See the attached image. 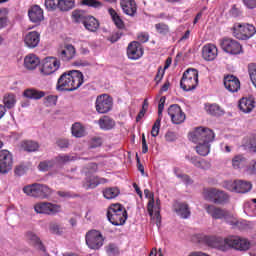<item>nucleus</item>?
I'll use <instances>...</instances> for the list:
<instances>
[{
  "label": "nucleus",
  "instance_id": "obj_1",
  "mask_svg": "<svg viewBox=\"0 0 256 256\" xmlns=\"http://www.w3.org/2000/svg\"><path fill=\"white\" fill-rule=\"evenodd\" d=\"M202 241L205 245H208V247H213L220 251H229V249L249 251V249H251V242L239 236H230L226 239L217 236H203Z\"/></svg>",
  "mask_w": 256,
  "mask_h": 256
},
{
  "label": "nucleus",
  "instance_id": "obj_2",
  "mask_svg": "<svg viewBox=\"0 0 256 256\" xmlns=\"http://www.w3.org/2000/svg\"><path fill=\"white\" fill-rule=\"evenodd\" d=\"M85 83L83 72L79 70H70L64 72L58 79L57 91H77Z\"/></svg>",
  "mask_w": 256,
  "mask_h": 256
},
{
  "label": "nucleus",
  "instance_id": "obj_3",
  "mask_svg": "<svg viewBox=\"0 0 256 256\" xmlns=\"http://www.w3.org/2000/svg\"><path fill=\"white\" fill-rule=\"evenodd\" d=\"M128 217L127 210L121 204H112L108 208L107 219L115 227H121L126 223Z\"/></svg>",
  "mask_w": 256,
  "mask_h": 256
},
{
  "label": "nucleus",
  "instance_id": "obj_4",
  "mask_svg": "<svg viewBox=\"0 0 256 256\" xmlns=\"http://www.w3.org/2000/svg\"><path fill=\"white\" fill-rule=\"evenodd\" d=\"M199 85V71L195 68H188L184 71L180 80V87L185 91H195Z\"/></svg>",
  "mask_w": 256,
  "mask_h": 256
},
{
  "label": "nucleus",
  "instance_id": "obj_5",
  "mask_svg": "<svg viewBox=\"0 0 256 256\" xmlns=\"http://www.w3.org/2000/svg\"><path fill=\"white\" fill-rule=\"evenodd\" d=\"M255 25L249 23H235L232 28V35L239 41H249L251 37H255Z\"/></svg>",
  "mask_w": 256,
  "mask_h": 256
},
{
  "label": "nucleus",
  "instance_id": "obj_6",
  "mask_svg": "<svg viewBox=\"0 0 256 256\" xmlns=\"http://www.w3.org/2000/svg\"><path fill=\"white\" fill-rule=\"evenodd\" d=\"M189 141L192 143H208L215 141V132L209 128L197 127L194 131L189 133Z\"/></svg>",
  "mask_w": 256,
  "mask_h": 256
},
{
  "label": "nucleus",
  "instance_id": "obj_7",
  "mask_svg": "<svg viewBox=\"0 0 256 256\" xmlns=\"http://www.w3.org/2000/svg\"><path fill=\"white\" fill-rule=\"evenodd\" d=\"M25 195L34 197L35 199H49L52 195V190L47 185L34 183L23 188Z\"/></svg>",
  "mask_w": 256,
  "mask_h": 256
},
{
  "label": "nucleus",
  "instance_id": "obj_8",
  "mask_svg": "<svg viewBox=\"0 0 256 256\" xmlns=\"http://www.w3.org/2000/svg\"><path fill=\"white\" fill-rule=\"evenodd\" d=\"M204 199L210 203H215V205H227L231 196L223 190L209 188L204 190Z\"/></svg>",
  "mask_w": 256,
  "mask_h": 256
},
{
  "label": "nucleus",
  "instance_id": "obj_9",
  "mask_svg": "<svg viewBox=\"0 0 256 256\" xmlns=\"http://www.w3.org/2000/svg\"><path fill=\"white\" fill-rule=\"evenodd\" d=\"M85 241L88 249L99 251L103 247V243H105V238L101 231L92 229L86 233Z\"/></svg>",
  "mask_w": 256,
  "mask_h": 256
},
{
  "label": "nucleus",
  "instance_id": "obj_10",
  "mask_svg": "<svg viewBox=\"0 0 256 256\" xmlns=\"http://www.w3.org/2000/svg\"><path fill=\"white\" fill-rule=\"evenodd\" d=\"M220 47L228 55H241L243 53V46L233 38H222L220 40Z\"/></svg>",
  "mask_w": 256,
  "mask_h": 256
},
{
  "label": "nucleus",
  "instance_id": "obj_11",
  "mask_svg": "<svg viewBox=\"0 0 256 256\" xmlns=\"http://www.w3.org/2000/svg\"><path fill=\"white\" fill-rule=\"evenodd\" d=\"M224 189H227V191H230L231 193H249V191L252 189V185L249 182L243 181V180H228L225 181L223 184Z\"/></svg>",
  "mask_w": 256,
  "mask_h": 256
},
{
  "label": "nucleus",
  "instance_id": "obj_12",
  "mask_svg": "<svg viewBox=\"0 0 256 256\" xmlns=\"http://www.w3.org/2000/svg\"><path fill=\"white\" fill-rule=\"evenodd\" d=\"M34 211L40 215H57L61 213V206L51 202H40L34 205Z\"/></svg>",
  "mask_w": 256,
  "mask_h": 256
},
{
  "label": "nucleus",
  "instance_id": "obj_13",
  "mask_svg": "<svg viewBox=\"0 0 256 256\" xmlns=\"http://www.w3.org/2000/svg\"><path fill=\"white\" fill-rule=\"evenodd\" d=\"M95 107L97 113H109L113 109V98L107 94H101L96 98Z\"/></svg>",
  "mask_w": 256,
  "mask_h": 256
},
{
  "label": "nucleus",
  "instance_id": "obj_14",
  "mask_svg": "<svg viewBox=\"0 0 256 256\" xmlns=\"http://www.w3.org/2000/svg\"><path fill=\"white\" fill-rule=\"evenodd\" d=\"M168 115L174 125H181V123H185V119H187L185 112H183L179 104L170 105Z\"/></svg>",
  "mask_w": 256,
  "mask_h": 256
},
{
  "label": "nucleus",
  "instance_id": "obj_15",
  "mask_svg": "<svg viewBox=\"0 0 256 256\" xmlns=\"http://www.w3.org/2000/svg\"><path fill=\"white\" fill-rule=\"evenodd\" d=\"M61 67V62L56 57H48L44 59L40 69L42 75H53Z\"/></svg>",
  "mask_w": 256,
  "mask_h": 256
},
{
  "label": "nucleus",
  "instance_id": "obj_16",
  "mask_svg": "<svg viewBox=\"0 0 256 256\" xmlns=\"http://www.w3.org/2000/svg\"><path fill=\"white\" fill-rule=\"evenodd\" d=\"M13 169V155L8 150L0 151V173L6 175Z\"/></svg>",
  "mask_w": 256,
  "mask_h": 256
},
{
  "label": "nucleus",
  "instance_id": "obj_17",
  "mask_svg": "<svg viewBox=\"0 0 256 256\" xmlns=\"http://www.w3.org/2000/svg\"><path fill=\"white\" fill-rule=\"evenodd\" d=\"M127 57L131 61H137L143 57V46L137 41H132L127 47Z\"/></svg>",
  "mask_w": 256,
  "mask_h": 256
},
{
  "label": "nucleus",
  "instance_id": "obj_18",
  "mask_svg": "<svg viewBox=\"0 0 256 256\" xmlns=\"http://www.w3.org/2000/svg\"><path fill=\"white\" fill-rule=\"evenodd\" d=\"M174 213L180 219H190L191 218V208L187 202L176 201L173 205Z\"/></svg>",
  "mask_w": 256,
  "mask_h": 256
},
{
  "label": "nucleus",
  "instance_id": "obj_19",
  "mask_svg": "<svg viewBox=\"0 0 256 256\" xmlns=\"http://www.w3.org/2000/svg\"><path fill=\"white\" fill-rule=\"evenodd\" d=\"M120 7L128 17H137V2L135 0H120Z\"/></svg>",
  "mask_w": 256,
  "mask_h": 256
},
{
  "label": "nucleus",
  "instance_id": "obj_20",
  "mask_svg": "<svg viewBox=\"0 0 256 256\" xmlns=\"http://www.w3.org/2000/svg\"><path fill=\"white\" fill-rule=\"evenodd\" d=\"M224 87L230 93H237V91L241 89V82L239 81V78H237L236 76L227 75L226 77H224Z\"/></svg>",
  "mask_w": 256,
  "mask_h": 256
},
{
  "label": "nucleus",
  "instance_id": "obj_21",
  "mask_svg": "<svg viewBox=\"0 0 256 256\" xmlns=\"http://www.w3.org/2000/svg\"><path fill=\"white\" fill-rule=\"evenodd\" d=\"M204 209L213 219H229V212L227 210L217 208L215 205H206Z\"/></svg>",
  "mask_w": 256,
  "mask_h": 256
},
{
  "label": "nucleus",
  "instance_id": "obj_22",
  "mask_svg": "<svg viewBox=\"0 0 256 256\" xmlns=\"http://www.w3.org/2000/svg\"><path fill=\"white\" fill-rule=\"evenodd\" d=\"M28 17L32 23L39 25L45 16L43 15V9L39 5H34L28 10Z\"/></svg>",
  "mask_w": 256,
  "mask_h": 256
},
{
  "label": "nucleus",
  "instance_id": "obj_23",
  "mask_svg": "<svg viewBox=\"0 0 256 256\" xmlns=\"http://www.w3.org/2000/svg\"><path fill=\"white\" fill-rule=\"evenodd\" d=\"M218 49L215 44H205L202 48V57L205 61H215Z\"/></svg>",
  "mask_w": 256,
  "mask_h": 256
},
{
  "label": "nucleus",
  "instance_id": "obj_24",
  "mask_svg": "<svg viewBox=\"0 0 256 256\" xmlns=\"http://www.w3.org/2000/svg\"><path fill=\"white\" fill-rule=\"evenodd\" d=\"M41 42V34L37 31L29 32L24 37V43L28 49H35Z\"/></svg>",
  "mask_w": 256,
  "mask_h": 256
},
{
  "label": "nucleus",
  "instance_id": "obj_25",
  "mask_svg": "<svg viewBox=\"0 0 256 256\" xmlns=\"http://www.w3.org/2000/svg\"><path fill=\"white\" fill-rule=\"evenodd\" d=\"M75 46L72 44H67L65 48L58 54V57L64 63L71 61V59H75L76 55Z\"/></svg>",
  "mask_w": 256,
  "mask_h": 256
},
{
  "label": "nucleus",
  "instance_id": "obj_26",
  "mask_svg": "<svg viewBox=\"0 0 256 256\" xmlns=\"http://www.w3.org/2000/svg\"><path fill=\"white\" fill-rule=\"evenodd\" d=\"M41 65V60L35 54H29L24 58V67L28 71H35Z\"/></svg>",
  "mask_w": 256,
  "mask_h": 256
},
{
  "label": "nucleus",
  "instance_id": "obj_27",
  "mask_svg": "<svg viewBox=\"0 0 256 256\" xmlns=\"http://www.w3.org/2000/svg\"><path fill=\"white\" fill-rule=\"evenodd\" d=\"M101 185V181L97 176H94L92 172H86L85 182L83 183L84 189H96Z\"/></svg>",
  "mask_w": 256,
  "mask_h": 256
},
{
  "label": "nucleus",
  "instance_id": "obj_28",
  "mask_svg": "<svg viewBox=\"0 0 256 256\" xmlns=\"http://www.w3.org/2000/svg\"><path fill=\"white\" fill-rule=\"evenodd\" d=\"M23 97L33 101H39V99H43V97H45V91L37 90L35 88H28L24 90Z\"/></svg>",
  "mask_w": 256,
  "mask_h": 256
},
{
  "label": "nucleus",
  "instance_id": "obj_29",
  "mask_svg": "<svg viewBox=\"0 0 256 256\" xmlns=\"http://www.w3.org/2000/svg\"><path fill=\"white\" fill-rule=\"evenodd\" d=\"M238 107L242 113H251L255 109V100L252 98H241Z\"/></svg>",
  "mask_w": 256,
  "mask_h": 256
},
{
  "label": "nucleus",
  "instance_id": "obj_30",
  "mask_svg": "<svg viewBox=\"0 0 256 256\" xmlns=\"http://www.w3.org/2000/svg\"><path fill=\"white\" fill-rule=\"evenodd\" d=\"M185 159L189 161L194 167H197V169H209L210 164L209 162L205 160L199 159L197 156H191V155H186Z\"/></svg>",
  "mask_w": 256,
  "mask_h": 256
},
{
  "label": "nucleus",
  "instance_id": "obj_31",
  "mask_svg": "<svg viewBox=\"0 0 256 256\" xmlns=\"http://www.w3.org/2000/svg\"><path fill=\"white\" fill-rule=\"evenodd\" d=\"M98 125L102 131H111L115 128V120L109 116H104L98 120Z\"/></svg>",
  "mask_w": 256,
  "mask_h": 256
},
{
  "label": "nucleus",
  "instance_id": "obj_32",
  "mask_svg": "<svg viewBox=\"0 0 256 256\" xmlns=\"http://www.w3.org/2000/svg\"><path fill=\"white\" fill-rule=\"evenodd\" d=\"M27 238L29 239V241H31L34 247H36V249H38L39 251H42V253H45L47 251L45 245H43V242L41 241V238H39L37 234L33 232H28Z\"/></svg>",
  "mask_w": 256,
  "mask_h": 256
},
{
  "label": "nucleus",
  "instance_id": "obj_33",
  "mask_svg": "<svg viewBox=\"0 0 256 256\" xmlns=\"http://www.w3.org/2000/svg\"><path fill=\"white\" fill-rule=\"evenodd\" d=\"M205 109L207 113L213 117H223V115H225V110L219 106V104L205 105Z\"/></svg>",
  "mask_w": 256,
  "mask_h": 256
},
{
  "label": "nucleus",
  "instance_id": "obj_34",
  "mask_svg": "<svg viewBox=\"0 0 256 256\" xmlns=\"http://www.w3.org/2000/svg\"><path fill=\"white\" fill-rule=\"evenodd\" d=\"M83 25L87 31H90L91 33H95L97 29H99V21L95 19L93 16H88L84 21Z\"/></svg>",
  "mask_w": 256,
  "mask_h": 256
},
{
  "label": "nucleus",
  "instance_id": "obj_35",
  "mask_svg": "<svg viewBox=\"0 0 256 256\" xmlns=\"http://www.w3.org/2000/svg\"><path fill=\"white\" fill-rule=\"evenodd\" d=\"M196 144V153L201 157H207L211 153V144L204 142H193Z\"/></svg>",
  "mask_w": 256,
  "mask_h": 256
},
{
  "label": "nucleus",
  "instance_id": "obj_36",
  "mask_svg": "<svg viewBox=\"0 0 256 256\" xmlns=\"http://www.w3.org/2000/svg\"><path fill=\"white\" fill-rule=\"evenodd\" d=\"M53 161L54 165H67V163H71V161H77V157L69 154H60L56 156Z\"/></svg>",
  "mask_w": 256,
  "mask_h": 256
},
{
  "label": "nucleus",
  "instance_id": "obj_37",
  "mask_svg": "<svg viewBox=\"0 0 256 256\" xmlns=\"http://www.w3.org/2000/svg\"><path fill=\"white\" fill-rule=\"evenodd\" d=\"M108 13L117 29H123L125 27V22H123V19H121V16H119L115 9L109 8Z\"/></svg>",
  "mask_w": 256,
  "mask_h": 256
},
{
  "label": "nucleus",
  "instance_id": "obj_38",
  "mask_svg": "<svg viewBox=\"0 0 256 256\" xmlns=\"http://www.w3.org/2000/svg\"><path fill=\"white\" fill-rule=\"evenodd\" d=\"M3 103V107H5V109H13V107L17 105V97L13 93L5 94L3 97Z\"/></svg>",
  "mask_w": 256,
  "mask_h": 256
},
{
  "label": "nucleus",
  "instance_id": "obj_39",
  "mask_svg": "<svg viewBox=\"0 0 256 256\" xmlns=\"http://www.w3.org/2000/svg\"><path fill=\"white\" fill-rule=\"evenodd\" d=\"M71 133L73 137L81 139V137H85V127L80 122H76L71 127Z\"/></svg>",
  "mask_w": 256,
  "mask_h": 256
},
{
  "label": "nucleus",
  "instance_id": "obj_40",
  "mask_svg": "<svg viewBox=\"0 0 256 256\" xmlns=\"http://www.w3.org/2000/svg\"><path fill=\"white\" fill-rule=\"evenodd\" d=\"M102 193L105 199L111 200V199H117V197L121 195V190H119L117 187H109L104 189Z\"/></svg>",
  "mask_w": 256,
  "mask_h": 256
},
{
  "label": "nucleus",
  "instance_id": "obj_41",
  "mask_svg": "<svg viewBox=\"0 0 256 256\" xmlns=\"http://www.w3.org/2000/svg\"><path fill=\"white\" fill-rule=\"evenodd\" d=\"M75 7V0H59L58 9L60 11H71Z\"/></svg>",
  "mask_w": 256,
  "mask_h": 256
},
{
  "label": "nucleus",
  "instance_id": "obj_42",
  "mask_svg": "<svg viewBox=\"0 0 256 256\" xmlns=\"http://www.w3.org/2000/svg\"><path fill=\"white\" fill-rule=\"evenodd\" d=\"M245 163H247V161L243 155H237L232 159V167L234 169H243V167H245Z\"/></svg>",
  "mask_w": 256,
  "mask_h": 256
},
{
  "label": "nucleus",
  "instance_id": "obj_43",
  "mask_svg": "<svg viewBox=\"0 0 256 256\" xmlns=\"http://www.w3.org/2000/svg\"><path fill=\"white\" fill-rule=\"evenodd\" d=\"M144 195L146 198L151 199L148 202V214L150 215V217H153V207H155V199L153 198V193H151L149 189H145Z\"/></svg>",
  "mask_w": 256,
  "mask_h": 256
},
{
  "label": "nucleus",
  "instance_id": "obj_44",
  "mask_svg": "<svg viewBox=\"0 0 256 256\" xmlns=\"http://www.w3.org/2000/svg\"><path fill=\"white\" fill-rule=\"evenodd\" d=\"M155 29H156V32L159 35H162L163 37L169 35L170 28H169V25H167L165 23L155 24Z\"/></svg>",
  "mask_w": 256,
  "mask_h": 256
},
{
  "label": "nucleus",
  "instance_id": "obj_45",
  "mask_svg": "<svg viewBox=\"0 0 256 256\" xmlns=\"http://www.w3.org/2000/svg\"><path fill=\"white\" fill-rule=\"evenodd\" d=\"M244 213H246L248 217H256V204H251V202L245 203Z\"/></svg>",
  "mask_w": 256,
  "mask_h": 256
},
{
  "label": "nucleus",
  "instance_id": "obj_46",
  "mask_svg": "<svg viewBox=\"0 0 256 256\" xmlns=\"http://www.w3.org/2000/svg\"><path fill=\"white\" fill-rule=\"evenodd\" d=\"M56 144H57V147H59V149L61 151H67V149H69V147H71V140H69L67 138H61V139L57 140Z\"/></svg>",
  "mask_w": 256,
  "mask_h": 256
},
{
  "label": "nucleus",
  "instance_id": "obj_47",
  "mask_svg": "<svg viewBox=\"0 0 256 256\" xmlns=\"http://www.w3.org/2000/svg\"><path fill=\"white\" fill-rule=\"evenodd\" d=\"M39 149V144L34 141H27L24 143V151L28 153H33Z\"/></svg>",
  "mask_w": 256,
  "mask_h": 256
},
{
  "label": "nucleus",
  "instance_id": "obj_48",
  "mask_svg": "<svg viewBox=\"0 0 256 256\" xmlns=\"http://www.w3.org/2000/svg\"><path fill=\"white\" fill-rule=\"evenodd\" d=\"M106 253L108 256H118L120 251H119V246H117L114 243L109 244L106 247Z\"/></svg>",
  "mask_w": 256,
  "mask_h": 256
},
{
  "label": "nucleus",
  "instance_id": "obj_49",
  "mask_svg": "<svg viewBox=\"0 0 256 256\" xmlns=\"http://www.w3.org/2000/svg\"><path fill=\"white\" fill-rule=\"evenodd\" d=\"M54 165H55L54 160H47V161L40 162L38 169L39 171H49V169H51Z\"/></svg>",
  "mask_w": 256,
  "mask_h": 256
},
{
  "label": "nucleus",
  "instance_id": "obj_50",
  "mask_svg": "<svg viewBox=\"0 0 256 256\" xmlns=\"http://www.w3.org/2000/svg\"><path fill=\"white\" fill-rule=\"evenodd\" d=\"M60 0H45L44 5L47 11H55L58 9Z\"/></svg>",
  "mask_w": 256,
  "mask_h": 256
},
{
  "label": "nucleus",
  "instance_id": "obj_51",
  "mask_svg": "<svg viewBox=\"0 0 256 256\" xmlns=\"http://www.w3.org/2000/svg\"><path fill=\"white\" fill-rule=\"evenodd\" d=\"M161 117H158L155 121L154 125L152 126L151 135L152 137H157L159 135V131L161 129Z\"/></svg>",
  "mask_w": 256,
  "mask_h": 256
},
{
  "label": "nucleus",
  "instance_id": "obj_52",
  "mask_svg": "<svg viewBox=\"0 0 256 256\" xmlns=\"http://www.w3.org/2000/svg\"><path fill=\"white\" fill-rule=\"evenodd\" d=\"M83 5H87V7H94V9H99V7H103V4L98 0H83Z\"/></svg>",
  "mask_w": 256,
  "mask_h": 256
},
{
  "label": "nucleus",
  "instance_id": "obj_53",
  "mask_svg": "<svg viewBox=\"0 0 256 256\" xmlns=\"http://www.w3.org/2000/svg\"><path fill=\"white\" fill-rule=\"evenodd\" d=\"M103 145V140L99 137L92 138L89 144V149H97Z\"/></svg>",
  "mask_w": 256,
  "mask_h": 256
},
{
  "label": "nucleus",
  "instance_id": "obj_54",
  "mask_svg": "<svg viewBox=\"0 0 256 256\" xmlns=\"http://www.w3.org/2000/svg\"><path fill=\"white\" fill-rule=\"evenodd\" d=\"M44 103L47 107H51L52 105H57V96L48 95L44 98Z\"/></svg>",
  "mask_w": 256,
  "mask_h": 256
},
{
  "label": "nucleus",
  "instance_id": "obj_55",
  "mask_svg": "<svg viewBox=\"0 0 256 256\" xmlns=\"http://www.w3.org/2000/svg\"><path fill=\"white\" fill-rule=\"evenodd\" d=\"M166 100L167 98L165 96H162L158 104V117H161V119H163V109H165Z\"/></svg>",
  "mask_w": 256,
  "mask_h": 256
},
{
  "label": "nucleus",
  "instance_id": "obj_56",
  "mask_svg": "<svg viewBox=\"0 0 256 256\" xmlns=\"http://www.w3.org/2000/svg\"><path fill=\"white\" fill-rule=\"evenodd\" d=\"M49 231H50V233H52V235H62L63 234V230H61V227H59L58 224H51L49 227Z\"/></svg>",
  "mask_w": 256,
  "mask_h": 256
},
{
  "label": "nucleus",
  "instance_id": "obj_57",
  "mask_svg": "<svg viewBox=\"0 0 256 256\" xmlns=\"http://www.w3.org/2000/svg\"><path fill=\"white\" fill-rule=\"evenodd\" d=\"M14 173L17 177H23V175L27 173V167L23 165H18L15 167Z\"/></svg>",
  "mask_w": 256,
  "mask_h": 256
},
{
  "label": "nucleus",
  "instance_id": "obj_58",
  "mask_svg": "<svg viewBox=\"0 0 256 256\" xmlns=\"http://www.w3.org/2000/svg\"><path fill=\"white\" fill-rule=\"evenodd\" d=\"M229 13L234 18L241 17L242 15L241 8H238L237 5H233Z\"/></svg>",
  "mask_w": 256,
  "mask_h": 256
},
{
  "label": "nucleus",
  "instance_id": "obj_59",
  "mask_svg": "<svg viewBox=\"0 0 256 256\" xmlns=\"http://www.w3.org/2000/svg\"><path fill=\"white\" fill-rule=\"evenodd\" d=\"M177 177L182 179L183 183L186 185H193V179L187 174H178Z\"/></svg>",
  "mask_w": 256,
  "mask_h": 256
},
{
  "label": "nucleus",
  "instance_id": "obj_60",
  "mask_svg": "<svg viewBox=\"0 0 256 256\" xmlns=\"http://www.w3.org/2000/svg\"><path fill=\"white\" fill-rule=\"evenodd\" d=\"M248 149L251 153H256V136H252L249 139Z\"/></svg>",
  "mask_w": 256,
  "mask_h": 256
},
{
  "label": "nucleus",
  "instance_id": "obj_61",
  "mask_svg": "<svg viewBox=\"0 0 256 256\" xmlns=\"http://www.w3.org/2000/svg\"><path fill=\"white\" fill-rule=\"evenodd\" d=\"M137 39H138L139 43H147V41H149V33L141 32L138 34Z\"/></svg>",
  "mask_w": 256,
  "mask_h": 256
},
{
  "label": "nucleus",
  "instance_id": "obj_62",
  "mask_svg": "<svg viewBox=\"0 0 256 256\" xmlns=\"http://www.w3.org/2000/svg\"><path fill=\"white\" fill-rule=\"evenodd\" d=\"M165 139H166V141H168V143H173V142L177 141V135H175V132L168 131L165 134Z\"/></svg>",
  "mask_w": 256,
  "mask_h": 256
},
{
  "label": "nucleus",
  "instance_id": "obj_63",
  "mask_svg": "<svg viewBox=\"0 0 256 256\" xmlns=\"http://www.w3.org/2000/svg\"><path fill=\"white\" fill-rule=\"evenodd\" d=\"M121 37H123V33L116 32V33L112 34L108 40L111 41L112 43H117V41H119V39H121Z\"/></svg>",
  "mask_w": 256,
  "mask_h": 256
},
{
  "label": "nucleus",
  "instance_id": "obj_64",
  "mask_svg": "<svg viewBox=\"0 0 256 256\" xmlns=\"http://www.w3.org/2000/svg\"><path fill=\"white\" fill-rule=\"evenodd\" d=\"M243 4L247 9H256V0H243Z\"/></svg>",
  "mask_w": 256,
  "mask_h": 256
}]
</instances>
